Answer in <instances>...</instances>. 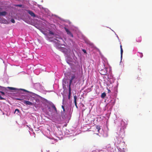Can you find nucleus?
I'll use <instances>...</instances> for the list:
<instances>
[{"instance_id":"b1692460","label":"nucleus","mask_w":152,"mask_h":152,"mask_svg":"<svg viewBox=\"0 0 152 152\" xmlns=\"http://www.w3.org/2000/svg\"><path fill=\"white\" fill-rule=\"evenodd\" d=\"M49 33L50 34H52V35H53V34H53V32H52V31H49Z\"/></svg>"},{"instance_id":"1a4fd4ad","label":"nucleus","mask_w":152,"mask_h":152,"mask_svg":"<svg viewBox=\"0 0 152 152\" xmlns=\"http://www.w3.org/2000/svg\"><path fill=\"white\" fill-rule=\"evenodd\" d=\"M106 96V94L105 92L103 93L101 95V97L103 99L104 98L105 96Z\"/></svg>"},{"instance_id":"a878e982","label":"nucleus","mask_w":152,"mask_h":152,"mask_svg":"<svg viewBox=\"0 0 152 152\" xmlns=\"http://www.w3.org/2000/svg\"><path fill=\"white\" fill-rule=\"evenodd\" d=\"M16 99H17V100H20V101L23 100V99H20V98H17Z\"/></svg>"},{"instance_id":"39448f33","label":"nucleus","mask_w":152,"mask_h":152,"mask_svg":"<svg viewBox=\"0 0 152 152\" xmlns=\"http://www.w3.org/2000/svg\"><path fill=\"white\" fill-rule=\"evenodd\" d=\"M27 12L31 16H32L33 17H35V14L32 11L30 10H27Z\"/></svg>"},{"instance_id":"c85d7f7f","label":"nucleus","mask_w":152,"mask_h":152,"mask_svg":"<svg viewBox=\"0 0 152 152\" xmlns=\"http://www.w3.org/2000/svg\"><path fill=\"white\" fill-rule=\"evenodd\" d=\"M19 7H21V5H19Z\"/></svg>"},{"instance_id":"f8f14e48","label":"nucleus","mask_w":152,"mask_h":152,"mask_svg":"<svg viewBox=\"0 0 152 152\" xmlns=\"http://www.w3.org/2000/svg\"><path fill=\"white\" fill-rule=\"evenodd\" d=\"M56 41H57V39H51L50 41L54 42L56 45Z\"/></svg>"},{"instance_id":"cd10ccee","label":"nucleus","mask_w":152,"mask_h":152,"mask_svg":"<svg viewBox=\"0 0 152 152\" xmlns=\"http://www.w3.org/2000/svg\"><path fill=\"white\" fill-rule=\"evenodd\" d=\"M107 90H108V92L109 93L111 92V91L108 88H107Z\"/></svg>"},{"instance_id":"a211bd4d","label":"nucleus","mask_w":152,"mask_h":152,"mask_svg":"<svg viewBox=\"0 0 152 152\" xmlns=\"http://www.w3.org/2000/svg\"><path fill=\"white\" fill-rule=\"evenodd\" d=\"M75 77V75H73L71 77V79L72 80H74Z\"/></svg>"},{"instance_id":"9b49d317","label":"nucleus","mask_w":152,"mask_h":152,"mask_svg":"<svg viewBox=\"0 0 152 152\" xmlns=\"http://www.w3.org/2000/svg\"><path fill=\"white\" fill-rule=\"evenodd\" d=\"M96 126V128L98 130V132H99V130L101 129V126L99 125H97Z\"/></svg>"},{"instance_id":"6e6552de","label":"nucleus","mask_w":152,"mask_h":152,"mask_svg":"<svg viewBox=\"0 0 152 152\" xmlns=\"http://www.w3.org/2000/svg\"><path fill=\"white\" fill-rule=\"evenodd\" d=\"M120 49H121V58H122V55H123V50L122 48V46L121 45H120Z\"/></svg>"},{"instance_id":"423d86ee","label":"nucleus","mask_w":152,"mask_h":152,"mask_svg":"<svg viewBox=\"0 0 152 152\" xmlns=\"http://www.w3.org/2000/svg\"><path fill=\"white\" fill-rule=\"evenodd\" d=\"M71 95V88H69L68 99H70Z\"/></svg>"},{"instance_id":"f03ea898","label":"nucleus","mask_w":152,"mask_h":152,"mask_svg":"<svg viewBox=\"0 0 152 152\" xmlns=\"http://www.w3.org/2000/svg\"><path fill=\"white\" fill-rule=\"evenodd\" d=\"M64 29L67 32L68 34L70 35L72 37H73V35L71 32L69 30V29L66 28H64Z\"/></svg>"},{"instance_id":"20e7f679","label":"nucleus","mask_w":152,"mask_h":152,"mask_svg":"<svg viewBox=\"0 0 152 152\" xmlns=\"http://www.w3.org/2000/svg\"><path fill=\"white\" fill-rule=\"evenodd\" d=\"M74 103L75 104V107H76L77 108H78V107L77 105V97L76 95H75L74 96Z\"/></svg>"},{"instance_id":"4be33fe9","label":"nucleus","mask_w":152,"mask_h":152,"mask_svg":"<svg viewBox=\"0 0 152 152\" xmlns=\"http://www.w3.org/2000/svg\"><path fill=\"white\" fill-rule=\"evenodd\" d=\"M115 103V100H114L112 102V104L113 105H114Z\"/></svg>"},{"instance_id":"393cba45","label":"nucleus","mask_w":152,"mask_h":152,"mask_svg":"<svg viewBox=\"0 0 152 152\" xmlns=\"http://www.w3.org/2000/svg\"><path fill=\"white\" fill-rule=\"evenodd\" d=\"M0 92L1 94L2 95H4L5 94L2 91H0Z\"/></svg>"},{"instance_id":"aec40b11","label":"nucleus","mask_w":152,"mask_h":152,"mask_svg":"<svg viewBox=\"0 0 152 152\" xmlns=\"http://www.w3.org/2000/svg\"><path fill=\"white\" fill-rule=\"evenodd\" d=\"M11 21L13 23H15V20L13 19H12L11 20Z\"/></svg>"},{"instance_id":"dca6fc26","label":"nucleus","mask_w":152,"mask_h":152,"mask_svg":"<svg viewBox=\"0 0 152 152\" xmlns=\"http://www.w3.org/2000/svg\"><path fill=\"white\" fill-rule=\"evenodd\" d=\"M72 80V79H71L70 80V81H69V88H71V83H72V80Z\"/></svg>"},{"instance_id":"7ed1b4c3","label":"nucleus","mask_w":152,"mask_h":152,"mask_svg":"<svg viewBox=\"0 0 152 152\" xmlns=\"http://www.w3.org/2000/svg\"><path fill=\"white\" fill-rule=\"evenodd\" d=\"M23 103L26 105H33V103L32 102L24 100Z\"/></svg>"},{"instance_id":"5701e85b","label":"nucleus","mask_w":152,"mask_h":152,"mask_svg":"<svg viewBox=\"0 0 152 152\" xmlns=\"http://www.w3.org/2000/svg\"><path fill=\"white\" fill-rule=\"evenodd\" d=\"M82 51H83L85 53H86V50H85V49H82Z\"/></svg>"},{"instance_id":"bb28decb","label":"nucleus","mask_w":152,"mask_h":152,"mask_svg":"<svg viewBox=\"0 0 152 152\" xmlns=\"http://www.w3.org/2000/svg\"><path fill=\"white\" fill-rule=\"evenodd\" d=\"M4 99L0 95V100H4Z\"/></svg>"},{"instance_id":"ddd939ff","label":"nucleus","mask_w":152,"mask_h":152,"mask_svg":"<svg viewBox=\"0 0 152 152\" xmlns=\"http://www.w3.org/2000/svg\"><path fill=\"white\" fill-rule=\"evenodd\" d=\"M138 54L137 55H139L140 58H142L143 56V54L142 53L138 52Z\"/></svg>"},{"instance_id":"9d476101","label":"nucleus","mask_w":152,"mask_h":152,"mask_svg":"<svg viewBox=\"0 0 152 152\" xmlns=\"http://www.w3.org/2000/svg\"><path fill=\"white\" fill-rule=\"evenodd\" d=\"M6 12L5 11H4L0 12V15H5L6 14Z\"/></svg>"},{"instance_id":"6ab92c4d","label":"nucleus","mask_w":152,"mask_h":152,"mask_svg":"<svg viewBox=\"0 0 152 152\" xmlns=\"http://www.w3.org/2000/svg\"><path fill=\"white\" fill-rule=\"evenodd\" d=\"M17 112V113H19V109H16L15 110V113L16 112Z\"/></svg>"},{"instance_id":"0eeeda50","label":"nucleus","mask_w":152,"mask_h":152,"mask_svg":"<svg viewBox=\"0 0 152 152\" xmlns=\"http://www.w3.org/2000/svg\"><path fill=\"white\" fill-rule=\"evenodd\" d=\"M142 38L141 37H138L136 38V41L138 42H140L141 41Z\"/></svg>"},{"instance_id":"412c9836","label":"nucleus","mask_w":152,"mask_h":152,"mask_svg":"<svg viewBox=\"0 0 152 152\" xmlns=\"http://www.w3.org/2000/svg\"><path fill=\"white\" fill-rule=\"evenodd\" d=\"M61 107H62V108L63 109V112H64L65 111V109H64V106L63 105H62Z\"/></svg>"},{"instance_id":"c756f323","label":"nucleus","mask_w":152,"mask_h":152,"mask_svg":"<svg viewBox=\"0 0 152 152\" xmlns=\"http://www.w3.org/2000/svg\"><path fill=\"white\" fill-rule=\"evenodd\" d=\"M113 100H111V101H112Z\"/></svg>"},{"instance_id":"f3484780","label":"nucleus","mask_w":152,"mask_h":152,"mask_svg":"<svg viewBox=\"0 0 152 152\" xmlns=\"http://www.w3.org/2000/svg\"><path fill=\"white\" fill-rule=\"evenodd\" d=\"M9 88L11 90H15L16 89L15 88L12 87H9Z\"/></svg>"},{"instance_id":"4468645a","label":"nucleus","mask_w":152,"mask_h":152,"mask_svg":"<svg viewBox=\"0 0 152 152\" xmlns=\"http://www.w3.org/2000/svg\"><path fill=\"white\" fill-rule=\"evenodd\" d=\"M20 90H21L22 91H25L26 92H28V93H30V92H29V91L27 90H26L25 89H20Z\"/></svg>"},{"instance_id":"2eb2a0df","label":"nucleus","mask_w":152,"mask_h":152,"mask_svg":"<svg viewBox=\"0 0 152 152\" xmlns=\"http://www.w3.org/2000/svg\"><path fill=\"white\" fill-rule=\"evenodd\" d=\"M51 107H52V108H53V109H54L55 111H56V107H55V106L54 105H53L51 106Z\"/></svg>"},{"instance_id":"f257e3e1","label":"nucleus","mask_w":152,"mask_h":152,"mask_svg":"<svg viewBox=\"0 0 152 152\" xmlns=\"http://www.w3.org/2000/svg\"><path fill=\"white\" fill-rule=\"evenodd\" d=\"M100 73L101 74L104 75H106L107 73V72L106 69L105 68L104 69L100 70Z\"/></svg>"}]
</instances>
